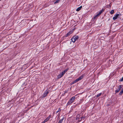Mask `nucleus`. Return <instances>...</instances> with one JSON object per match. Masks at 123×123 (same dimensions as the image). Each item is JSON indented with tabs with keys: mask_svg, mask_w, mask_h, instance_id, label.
Instances as JSON below:
<instances>
[{
	"mask_svg": "<svg viewBox=\"0 0 123 123\" xmlns=\"http://www.w3.org/2000/svg\"><path fill=\"white\" fill-rule=\"evenodd\" d=\"M75 96L72 97L71 98H70L68 101V102H67V106H68L69 105L71 104L72 103L74 102V101L75 98V96Z\"/></svg>",
	"mask_w": 123,
	"mask_h": 123,
	"instance_id": "1",
	"label": "nucleus"
},
{
	"mask_svg": "<svg viewBox=\"0 0 123 123\" xmlns=\"http://www.w3.org/2000/svg\"><path fill=\"white\" fill-rule=\"evenodd\" d=\"M122 87L123 86L122 85H120L119 86H118L117 88L115 91V93H116L119 92Z\"/></svg>",
	"mask_w": 123,
	"mask_h": 123,
	"instance_id": "2",
	"label": "nucleus"
},
{
	"mask_svg": "<svg viewBox=\"0 0 123 123\" xmlns=\"http://www.w3.org/2000/svg\"><path fill=\"white\" fill-rule=\"evenodd\" d=\"M79 38V37L78 36H76L72 38L71 40L72 42L74 43L75 42L76 40H77Z\"/></svg>",
	"mask_w": 123,
	"mask_h": 123,
	"instance_id": "3",
	"label": "nucleus"
},
{
	"mask_svg": "<svg viewBox=\"0 0 123 123\" xmlns=\"http://www.w3.org/2000/svg\"><path fill=\"white\" fill-rule=\"evenodd\" d=\"M119 14H115L114 15V17L113 18V19L114 20H115L118 17H119V16H120Z\"/></svg>",
	"mask_w": 123,
	"mask_h": 123,
	"instance_id": "4",
	"label": "nucleus"
},
{
	"mask_svg": "<svg viewBox=\"0 0 123 123\" xmlns=\"http://www.w3.org/2000/svg\"><path fill=\"white\" fill-rule=\"evenodd\" d=\"M49 92L47 91H46L44 93L43 95H42V97H46L47 94Z\"/></svg>",
	"mask_w": 123,
	"mask_h": 123,
	"instance_id": "5",
	"label": "nucleus"
},
{
	"mask_svg": "<svg viewBox=\"0 0 123 123\" xmlns=\"http://www.w3.org/2000/svg\"><path fill=\"white\" fill-rule=\"evenodd\" d=\"M51 116L50 115L48 117H47L45 119L43 122L41 123H44L46 122L48 120L50 117Z\"/></svg>",
	"mask_w": 123,
	"mask_h": 123,
	"instance_id": "6",
	"label": "nucleus"
},
{
	"mask_svg": "<svg viewBox=\"0 0 123 123\" xmlns=\"http://www.w3.org/2000/svg\"><path fill=\"white\" fill-rule=\"evenodd\" d=\"M84 77V75H82L80 77L78 78H77V79H76L77 80V81H79L80 80H81Z\"/></svg>",
	"mask_w": 123,
	"mask_h": 123,
	"instance_id": "7",
	"label": "nucleus"
},
{
	"mask_svg": "<svg viewBox=\"0 0 123 123\" xmlns=\"http://www.w3.org/2000/svg\"><path fill=\"white\" fill-rule=\"evenodd\" d=\"M73 32V31H70L66 35V37H67L69 35H70L71 34L72 32Z\"/></svg>",
	"mask_w": 123,
	"mask_h": 123,
	"instance_id": "8",
	"label": "nucleus"
},
{
	"mask_svg": "<svg viewBox=\"0 0 123 123\" xmlns=\"http://www.w3.org/2000/svg\"><path fill=\"white\" fill-rule=\"evenodd\" d=\"M104 11V9H102L101 10L99 13L97 14V15L99 16V15H100L101 14V13Z\"/></svg>",
	"mask_w": 123,
	"mask_h": 123,
	"instance_id": "9",
	"label": "nucleus"
},
{
	"mask_svg": "<svg viewBox=\"0 0 123 123\" xmlns=\"http://www.w3.org/2000/svg\"><path fill=\"white\" fill-rule=\"evenodd\" d=\"M82 6H80V7H78V8H77V9L76 10V11H79L82 8Z\"/></svg>",
	"mask_w": 123,
	"mask_h": 123,
	"instance_id": "10",
	"label": "nucleus"
},
{
	"mask_svg": "<svg viewBox=\"0 0 123 123\" xmlns=\"http://www.w3.org/2000/svg\"><path fill=\"white\" fill-rule=\"evenodd\" d=\"M64 119V117H62V118L58 122V123H62V121Z\"/></svg>",
	"mask_w": 123,
	"mask_h": 123,
	"instance_id": "11",
	"label": "nucleus"
},
{
	"mask_svg": "<svg viewBox=\"0 0 123 123\" xmlns=\"http://www.w3.org/2000/svg\"><path fill=\"white\" fill-rule=\"evenodd\" d=\"M63 75H62L61 74L58 75L57 76L58 79H59L61 78L62 77Z\"/></svg>",
	"mask_w": 123,
	"mask_h": 123,
	"instance_id": "12",
	"label": "nucleus"
},
{
	"mask_svg": "<svg viewBox=\"0 0 123 123\" xmlns=\"http://www.w3.org/2000/svg\"><path fill=\"white\" fill-rule=\"evenodd\" d=\"M123 93V88H122V90L120 91V92L119 94L120 95H121L122 94V93Z\"/></svg>",
	"mask_w": 123,
	"mask_h": 123,
	"instance_id": "13",
	"label": "nucleus"
},
{
	"mask_svg": "<svg viewBox=\"0 0 123 123\" xmlns=\"http://www.w3.org/2000/svg\"><path fill=\"white\" fill-rule=\"evenodd\" d=\"M61 0H56L55 1L54 3V4L59 3Z\"/></svg>",
	"mask_w": 123,
	"mask_h": 123,
	"instance_id": "14",
	"label": "nucleus"
},
{
	"mask_svg": "<svg viewBox=\"0 0 123 123\" xmlns=\"http://www.w3.org/2000/svg\"><path fill=\"white\" fill-rule=\"evenodd\" d=\"M114 10H112L110 12V13L111 14H112L114 13Z\"/></svg>",
	"mask_w": 123,
	"mask_h": 123,
	"instance_id": "15",
	"label": "nucleus"
},
{
	"mask_svg": "<svg viewBox=\"0 0 123 123\" xmlns=\"http://www.w3.org/2000/svg\"><path fill=\"white\" fill-rule=\"evenodd\" d=\"M77 82L78 81L77 80H76V79L75 80H74L73 82L72 83V84H74Z\"/></svg>",
	"mask_w": 123,
	"mask_h": 123,
	"instance_id": "16",
	"label": "nucleus"
},
{
	"mask_svg": "<svg viewBox=\"0 0 123 123\" xmlns=\"http://www.w3.org/2000/svg\"><path fill=\"white\" fill-rule=\"evenodd\" d=\"M68 70V69H66L64 70V71L63 72V73L65 74V73Z\"/></svg>",
	"mask_w": 123,
	"mask_h": 123,
	"instance_id": "17",
	"label": "nucleus"
},
{
	"mask_svg": "<svg viewBox=\"0 0 123 123\" xmlns=\"http://www.w3.org/2000/svg\"><path fill=\"white\" fill-rule=\"evenodd\" d=\"M101 94H102L101 93H100L98 94L97 96V97H99L101 95Z\"/></svg>",
	"mask_w": 123,
	"mask_h": 123,
	"instance_id": "18",
	"label": "nucleus"
},
{
	"mask_svg": "<svg viewBox=\"0 0 123 123\" xmlns=\"http://www.w3.org/2000/svg\"><path fill=\"white\" fill-rule=\"evenodd\" d=\"M61 110L60 108H59L58 109V110L56 111V113H58L60 111H61Z\"/></svg>",
	"mask_w": 123,
	"mask_h": 123,
	"instance_id": "19",
	"label": "nucleus"
},
{
	"mask_svg": "<svg viewBox=\"0 0 123 123\" xmlns=\"http://www.w3.org/2000/svg\"><path fill=\"white\" fill-rule=\"evenodd\" d=\"M123 81V77L119 80V81L120 82L122 81Z\"/></svg>",
	"mask_w": 123,
	"mask_h": 123,
	"instance_id": "20",
	"label": "nucleus"
},
{
	"mask_svg": "<svg viewBox=\"0 0 123 123\" xmlns=\"http://www.w3.org/2000/svg\"><path fill=\"white\" fill-rule=\"evenodd\" d=\"M98 16V15H97V14L93 18L94 19H95L96 18L97 16Z\"/></svg>",
	"mask_w": 123,
	"mask_h": 123,
	"instance_id": "21",
	"label": "nucleus"
},
{
	"mask_svg": "<svg viewBox=\"0 0 123 123\" xmlns=\"http://www.w3.org/2000/svg\"><path fill=\"white\" fill-rule=\"evenodd\" d=\"M60 74L62 75H63V76L64 74L63 72H62V73H61Z\"/></svg>",
	"mask_w": 123,
	"mask_h": 123,
	"instance_id": "22",
	"label": "nucleus"
},
{
	"mask_svg": "<svg viewBox=\"0 0 123 123\" xmlns=\"http://www.w3.org/2000/svg\"><path fill=\"white\" fill-rule=\"evenodd\" d=\"M83 101V99H82L81 100L80 102L81 103L82 102V101Z\"/></svg>",
	"mask_w": 123,
	"mask_h": 123,
	"instance_id": "23",
	"label": "nucleus"
}]
</instances>
